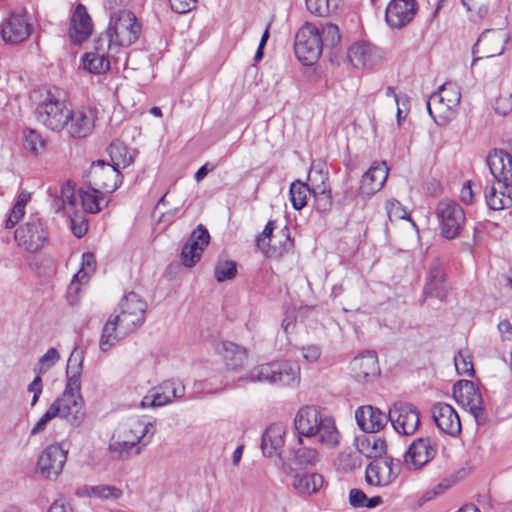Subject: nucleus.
I'll list each match as a JSON object with an SVG mask.
<instances>
[{"label":"nucleus","instance_id":"nucleus-1","mask_svg":"<svg viewBox=\"0 0 512 512\" xmlns=\"http://www.w3.org/2000/svg\"><path fill=\"white\" fill-rule=\"evenodd\" d=\"M239 381L295 387L300 382V367L289 361L264 363L251 369L244 377L239 378Z\"/></svg>","mask_w":512,"mask_h":512},{"label":"nucleus","instance_id":"nucleus-2","mask_svg":"<svg viewBox=\"0 0 512 512\" xmlns=\"http://www.w3.org/2000/svg\"><path fill=\"white\" fill-rule=\"evenodd\" d=\"M141 26L136 16L128 10H120L112 14L106 39L107 47L111 44L127 47L132 45L139 37Z\"/></svg>","mask_w":512,"mask_h":512},{"label":"nucleus","instance_id":"nucleus-3","mask_svg":"<svg viewBox=\"0 0 512 512\" xmlns=\"http://www.w3.org/2000/svg\"><path fill=\"white\" fill-rule=\"evenodd\" d=\"M461 100L460 88L456 83L446 82L441 85L437 92H434L427 101L429 115L437 121L450 120Z\"/></svg>","mask_w":512,"mask_h":512},{"label":"nucleus","instance_id":"nucleus-4","mask_svg":"<svg viewBox=\"0 0 512 512\" xmlns=\"http://www.w3.org/2000/svg\"><path fill=\"white\" fill-rule=\"evenodd\" d=\"M49 235L46 222L36 214L15 230L14 238L19 247L35 253L48 243Z\"/></svg>","mask_w":512,"mask_h":512},{"label":"nucleus","instance_id":"nucleus-5","mask_svg":"<svg viewBox=\"0 0 512 512\" xmlns=\"http://www.w3.org/2000/svg\"><path fill=\"white\" fill-rule=\"evenodd\" d=\"M295 55L304 65L314 64L322 54L320 30L306 22L296 33L294 44Z\"/></svg>","mask_w":512,"mask_h":512},{"label":"nucleus","instance_id":"nucleus-6","mask_svg":"<svg viewBox=\"0 0 512 512\" xmlns=\"http://www.w3.org/2000/svg\"><path fill=\"white\" fill-rule=\"evenodd\" d=\"M69 110L58 93L49 91L44 101L37 106L35 114L37 120L45 127L52 131H60L67 122Z\"/></svg>","mask_w":512,"mask_h":512},{"label":"nucleus","instance_id":"nucleus-7","mask_svg":"<svg viewBox=\"0 0 512 512\" xmlns=\"http://www.w3.org/2000/svg\"><path fill=\"white\" fill-rule=\"evenodd\" d=\"M441 235L446 239L457 237L464 227L466 216L462 207L453 200L443 199L436 207Z\"/></svg>","mask_w":512,"mask_h":512},{"label":"nucleus","instance_id":"nucleus-8","mask_svg":"<svg viewBox=\"0 0 512 512\" xmlns=\"http://www.w3.org/2000/svg\"><path fill=\"white\" fill-rule=\"evenodd\" d=\"M120 323L126 331H136L145 320L147 303L135 292L125 295L118 305Z\"/></svg>","mask_w":512,"mask_h":512},{"label":"nucleus","instance_id":"nucleus-9","mask_svg":"<svg viewBox=\"0 0 512 512\" xmlns=\"http://www.w3.org/2000/svg\"><path fill=\"white\" fill-rule=\"evenodd\" d=\"M89 187L94 191L111 193L115 191L122 182L119 170L104 161L94 162L87 174Z\"/></svg>","mask_w":512,"mask_h":512},{"label":"nucleus","instance_id":"nucleus-10","mask_svg":"<svg viewBox=\"0 0 512 512\" xmlns=\"http://www.w3.org/2000/svg\"><path fill=\"white\" fill-rule=\"evenodd\" d=\"M389 420L398 434L413 435L420 425V412L411 403L396 402L389 409Z\"/></svg>","mask_w":512,"mask_h":512},{"label":"nucleus","instance_id":"nucleus-11","mask_svg":"<svg viewBox=\"0 0 512 512\" xmlns=\"http://www.w3.org/2000/svg\"><path fill=\"white\" fill-rule=\"evenodd\" d=\"M400 468V461L392 457L376 459L366 467L365 480L372 486H388L397 478Z\"/></svg>","mask_w":512,"mask_h":512},{"label":"nucleus","instance_id":"nucleus-12","mask_svg":"<svg viewBox=\"0 0 512 512\" xmlns=\"http://www.w3.org/2000/svg\"><path fill=\"white\" fill-rule=\"evenodd\" d=\"M453 397L457 403L470 411L478 423L485 420L482 395L472 381H457L453 385Z\"/></svg>","mask_w":512,"mask_h":512},{"label":"nucleus","instance_id":"nucleus-13","mask_svg":"<svg viewBox=\"0 0 512 512\" xmlns=\"http://www.w3.org/2000/svg\"><path fill=\"white\" fill-rule=\"evenodd\" d=\"M33 27L25 11L12 12L1 24L0 34L6 44L15 45L26 40Z\"/></svg>","mask_w":512,"mask_h":512},{"label":"nucleus","instance_id":"nucleus-14","mask_svg":"<svg viewBox=\"0 0 512 512\" xmlns=\"http://www.w3.org/2000/svg\"><path fill=\"white\" fill-rule=\"evenodd\" d=\"M67 459V450L61 444L47 446L38 459V469L42 476L55 480L62 472Z\"/></svg>","mask_w":512,"mask_h":512},{"label":"nucleus","instance_id":"nucleus-15","mask_svg":"<svg viewBox=\"0 0 512 512\" xmlns=\"http://www.w3.org/2000/svg\"><path fill=\"white\" fill-rule=\"evenodd\" d=\"M435 442L429 437H420L414 440L404 455V462L410 470L422 468L436 455Z\"/></svg>","mask_w":512,"mask_h":512},{"label":"nucleus","instance_id":"nucleus-16","mask_svg":"<svg viewBox=\"0 0 512 512\" xmlns=\"http://www.w3.org/2000/svg\"><path fill=\"white\" fill-rule=\"evenodd\" d=\"M417 10L416 0H391L385 11L386 23L393 29H401L414 19Z\"/></svg>","mask_w":512,"mask_h":512},{"label":"nucleus","instance_id":"nucleus-17","mask_svg":"<svg viewBox=\"0 0 512 512\" xmlns=\"http://www.w3.org/2000/svg\"><path fill=\"white\" fill-rule=\"evenodd\" d=\"M210 235L208 230L199 224L191 233L182 248L181 259L186 267H193L200 260L204 249L208 246Z\"/></svg>","mask_w":512,"mask_h":512},{"label":"nucleus","instance_id":"nucleus-18","mask_svg":"<svg viewBox=\"0 0 512 512\" xmlns=\"http://www.w3.org/2000/svg\"><path fill=\"white\" fill-rule=\"evenodd\" d=\"M384 52L375 45L366 42H356L348 50V59L355 68H370L379 64Z\"/></svg>","mask_w":512,"mask_h":512},{"label":"nucleus","instance_id":"nucleus-19","mask_svg":"<svg viewBox=\"0 0 512 512\" xmlns=\"http://www.w3.org/2000/svg\"><path fill=\"white\" fill-rule=\"evenodd\" d=\"M327 412L325 409L316 405L302 406L296 413L293 421L294 429L297 433V442L302 444V439L308 438L312 434V429L323 418Z\"/></svg>","mask_w":512,"mask_h":512},{"label":"nucleus","instance_id":"nucleus-20","mask_svg":"<svg viewBox=\"0 0 512 512\" xmlns=\"http://www.w3.org/2000/svg\"><path fill=\"white\" fill-rule=\"evenodd\" d=\"M487 165L496 184L512 188V155L503 150H495L487 157Z\"/></svg>","mask_w":512,"mask_h":512},{"label":"nucleus","instance_id":"nucleus-21","mask_svg":"<svg viewBox=\"0 0 512 512\" xmlns=\"http://www.w3.org/2000/svg\"><path fill=\"white\" fill-rule=\"evenodd\" d=\"M56 407V416L66 419L73 427H79L85 419V410L81 396L61 395L52 404Z\"/></svg>","mask_w":512,"mask_h":512},{"label":"nucleus","instance_id":"nucleus-22","mask_svg":"<svg viewBox=\"0 0 512 512\" xmlns=\"http://www.w3.org/2000/svg\"><path fill=\"white\" fill-rule=\"evenodd\" d=\"M351 376L360 383L369 382L380 374L378 358L375 352H365L350 362Z\"/></svg>","mask_w":512,"mask_h":512},{"label":"nucleus","instance_id":"nucleus-23","mask_svg":"<svg viewBox=\"0 0 512 512\" xmlns=\"http://www.w3.org/2000/svg\"><path fill=\"white\" fill-rule=\"evenodd\" d=\"M433 420L443 433L456 436L461 431L459 415L454 408L443 402L435 403L431 408Z\"/></svg>","mask_w":512,"mask_h":512},{"label":"nucleus","instance_id":"nucleus-24","mask_svg":"<svg viewBox=\"0 0 512 512\" xmlns=\"http://www.w3.org/2000/svg\"><path fill=\"white\" fill-rule=\"evenodd\" d=\"M95 113L89 108H82L75 111L69 110V117L64 128L72 138H84L88 136L93 128Z\"/></svg>","mask_w":512,"mask_h":512},{"label":"nucleus","instance_id":"nucleus-25","mask_svg":"<svg viewBox=\"0 0 512 512\" xmlns=\"http://www.w3.org/2000/svg\"><path fill=\"white\" fill-rule=\"evenodd\" d=\"M92 19L87 8L79 3L72 14L69 35L74 44H81L92 34Z\"/></svg>","mask_w":512,"mask_h":512},{"label":"nucleus","instance_id":"nucleus-26","mask_svg":"<svg viewBox=\"0 0 512 512\" xmlns=\"http://www.w3.org/2000/svg\"><path fill=\"white\" fill-rule=\"evenodd\" d=\"M447 292L448 287L445 281L443 263L439 259H435L429 266L424 293L426 296L444 300Z\"/></svg>","mask_w":512,"mask_h":512},{"label":"nucleus","instance_id":"nucleus-27","mask_svg":"<svg viewBox=\"0 0 512 512\" xmlns=\"http://www.w3.org/2000/svg\"><path fill=\"white\" fill-rule=\"evenodd\" d=\"M307 439H314L320 445L334 448L339 444L340 434L336 428L334 418L328 413L319 418V422L312 429V434Z\"/></svg>","mask_w":512,"mask_h":512},{"label":"nucleus","instance_id":"nucleus-28","mask_svg":"<svg viewBox=\"0 0 512 512\" xmlns=\"http://www.w3.org/2000/svg\"><path fill=\"white\" fill-rule=\"evenodd\" d=\"M358 426L366 433L374 434L381 430L389 417L373 406L359 407L355 412Z\"/></svg>","mask_w":512,"mask_h":512},{"label":"nucleus","instance_id":"nucleus-29","mask_svg":"<svg viewBox=\"0 0 512 512\" xmlns=\"http://www.w3.org/2000/svg\"><path fill=\"white\" fill-rule=\"evenodd\" d=\"M387 177L388 167L385 163L370 167L362 176L359 194L362 197H371L383 187Z\"/></svg>","mask_w":512,"mask_h":512},{"label":"nucleus","instance_id":"nucleus-30","mask_svg":"<svg viewBox=\"0 0 512 512\" xmlns=\"http://www.w3.org/2000/svg\"><path fill=\"white\" fill-rule=\"evenodd\" d=\"M106 39L96 41L95 51L87 52L82 57L83 68L93 74H102L110 69V61L105 55Z\"/></svg>","mask_w":512,"mask_h":512},{"label":"nucleus","instance_id":"nucleus-31","mask_svg":"<svg viewBox=\"0 0 512 512\" xmlns=\"http://www.w3.org/2000/svg\"><path fill=\"white\" fill-rule=\"evenodd\" d=\"M509 36L503 29H488L483 32L476 46H482L486 57L501 55L504 51V44L508 41Z\"/></svg>","mask_w":512,"mask_h":512},{"label":"nucleus","instance_id":"nucleus-32","mask_svg":"<svg viewBox=\"0 0 512 512\" xmlns=\"http://www.w3.org/2000/svg\"><path fill=\"white\" fill-rule=\"evenodd\" d=\"M133 333L126 331L120 323V318L115 314L111 315L103 326L99 347L103 352L108 351L121 338Z\"/></svg>","mask_w":512,"mask_h":512},{"label":"nucleus","instance_id":"nucleus-33","mask_svg":"<svg viewBox=\"0 0 512 512\" xmlns=\"http://www.w3.org/2000/svg\"><path fill=\"white\" fill-rule=\"evenodd\" d=\"M285 427L282 424L274 423L267 427L262 435L261 448L263 454L272 456L279 454L284 446Z\"/></svg>","mask_w":512,"mask_h":512},{"label":"nucleus","instance_id":"nucleus-34","mask_svg":"<svg viewBox=\"0 0 512 512\" xmlns=\"http://www.w3.org/2000/svg\"><path fill=\"white\" fill-rule=\"evenodd\" d=\"M217 350L226 367L231 370L241 368L247 360L246 350L233 342L224 341L218 345Z\"/></svg>","mask_w":512,"mask_h":512},{"label":"nucleus","instance_id":"nucleus-35","mask_svg":"<svg viewBox=\"0 0 512 512\" xmlns=\"http://www.w3.org/2000/svg\"><path fill=\"white\" fill-rule=\"evenodd\" d=\"M485 201L489 209L500 211L512 207V188L491 185L485 189Z\"/></svg>","mask_w":512,"mask_h":512},{"label":"nucleus","instance_id":"nucleus-36","mask_svg":"<svg viewBox=\"0 0 512 512\" xmlns=\"http://www.w3.org/2000/svg\"><path fill=\"white\" fill-rule=\"evenodd\" d=\"M150 442V438L137 445L135 442L129 441L125 438L118 440H111L108 450L112 454L114 459H129L133 456H137L142 452L144 446Z\"/></svg>","mask_w":512,"mask_h":512},{"label":"nucleus","instance_id":"nucleus-37","mask_svg":"<svg viewBox=\"0 0 512 512\" xmlns=\"http://www.w3.org/2000/svg\"><path fill=\"white\" fill-rule=\"evenodd\" d=\"M154 433L155 426L153 423L135 419L128 423L126 428L123 430L121 437L140 445L145 442L147 434L153 435Z\"/></svg>","mask_w":512,"mask_h":512},{"label":"nucleus","instance_id":"nucleus-38","mask_svg":"<svg viewBox=\"0 0 512 512\" xmlns=\"http://www.w3.org/2000/svg\"><path fill=\"white\" fill-rule=\"evenodd\" d=\"M291 485L297 491V493L303 495H311L316 493L322 487L323 477L318 473L302 475L295 473L293 475Z\"/></svg>","mask_w":512,"mask_h":512},{"label":"nucleus","instance_id":"nucleus-39","mask_svg":"<svg viewBox=\"0 0 512 512\" xmlns=\"http://www.w3.org/2000/svg\"><path fill=\"white\" fill-rule=\"evenodd\" d=\"M78 193L82 206L88 213H97L108 204L102 191H94L89 186L88 189L80 188Z\"/></svg>","mask_w":512,"mask_h":512},{"label":"nucleus","instance_id":"nucleus-40","mask_svg":"<svg viewBox=\"0 0 512 512\" xmlns=\"http://www.w3.org/2000/svg\"><path fill=\"white\" fill-rule=\"evenodd\" d=\"M358 450L367 458H378L386 452V442L383 438L370 434L358 442Z\"/></svg>","mask_w":512,"mask_h":512},{"label":"nucleus","instance_id":"nucleus-41","mask_svg":"<svg viewBox=\"0 0 512 512\" xmlns=\"http://www.w3.org/2000/svg\"><path fill=\"white\" fill-rule=\"evenodd\" d=\"M329 172L326 164L322 161H313L308 173V181L312 191L330 188L328 184Z\"/></svg>","mask_w":512,"mask_h":512},{"label":"nucleus","instance_id":"nucleus-42","mask_svg":"<svg viewBox=\"0 0 512 512\" xmlns=\"http://www.w3.org/2000/svg\"><path fill=\"white\" fill-rule=\"evenodd\" d=\"M294 461L302 467L315 466L320 461V453L313 447L306 446L304 439L302 444L298 443V447L293 449Z\"/></svg>","mask_w":512,"mask_h":512},{"label":"nucleus","instance_id":"nucleus-43","mask_svg":"<svg viewBox=\"0 0 512 512\" xmlns=\"http://www.w3.org/2000/svg\"><path fill=\"white\" fill-rule=\"evenodd\" d=\"M109 155L112 161L111 166L120 171L121 168H126L133 162V157L128 148L121 142H113L109 147Z\"/></svg>","mask_w":512,"mask_h":512},{"label":"nucleus","instance_id":"nucleus-44","mask_svg":"<svg viewBox=\"0 0 512 512\" xmlns=\"http://www.w3.org/2000/svg\"><path fill=\"white\" fill-rule=\"evenodd\" d=\"M293 248V240L290 237V231L287 226L283 227L277 234V239L267 249L266 254L270 257H278L289 252Z\"/></svg>","mask_w":512,"mask_h":512},{"label":"nucleus","instance_id":"nucleus-45","mask_svg":"<svg viewBox=\"0 0 512 512\" xmlns=\"http://www.w3.org/2000/svg\"><path fill=\"white\" fill-rule=\"evenodd\" d=\"M312 194V190L308 184L300 180L294 181L290 185V200L292 206L296 210H301L307 204L308 195Z\"/></svg>","mask_w":512,"mask_h":512},{"label":"nucleus","instance_id":"nucleus-46","mask_svg":"<svg viewBox=\"0 0 512 512\" xmlns=\"http://www.w3.org/2000/svg\"><path fill=\"white\" fill-rule=\"evenodd\" d=\"M31 194L27 191H21L17 197V200L11 209V212L5 222L7 229L13 228L24 216L25 206L30 201Z\"/></svg>","mask_w":512,"mask_h":512},{"label":"nucleus","instance_id":"nucleus-47","mask_svg":"<svg viewBox=\"0 0 512 512\" xmlns=\"http://www.w3.org/2000/svg\"><path fill=\"white\" fill-rule=\"evenodd\" d=\"M83 490L85 495L103 500H117L123 495L121 489L110 485L86 486Z\"/></svg>","mask_w":512,"mask_h":512},{"label":"nucleus","instance_id":"nucleus-48","mask_svg":"<svg viewBox=\"0 0 512 512\" xmlns=\"http://www.w3.org/2000/svg\"><path fill=\"white\" fill-rule=\"evenodd\" d=\"M341 0H306V7L308 11L317 16H327L335 12Z\"/></svg>","mask_w":512,"mask_h":512},{"label":"nucleus","instance_id":"nucleus-49","mask_svg":"<svg viewBox=\"0 0 512 512\" xmlns=\"http://www.w3.org/2000/svg\"><path fill=\"white\" fill-rule=\"evenodd\" d=\"M237 274L236 263L230 260H218L214 267V277L217 282L232 280Z\"/></svg>","mask_w":512,"mask_h":512},{"label":"nucleus","instance_id":"nucleus-50","mask_svg":"<svg viewBox=\"0 0 512 512\" xmlns=\"http://www.w3.org/2000/svg\"><path fill=\"white\" fill-rule=\"evenodd\" d=\"M321 42H323V48L335 47L341 39L339 28L332 23H326L320 30Z\"/></svg>","mask_w":512,"mask_h":512},{"label":"nucleus","instance_id":"nucleus-51","mask_svg":"<svg viewBox=\"0 0 512 512\" xmlns=\"http://www.w3.org/2000/svg\"><path fill=\"white\" fill-rule=\"evenodd\" d=\"M454 365L459 375H474L473 363L467 351L461 350L454 356Z\"/></svg>","mask_w":512,"mask_h":512},{"label":"nucleus","instance_id":"nucleus-52","mask_svg":"<svg viewBox=\"0 0 512 512\" xmlns=\"http://www.w3.org/2000/svg\"><path fill=\"white\" fill-rule=\"evenodd\" d=\"M60 359V355L56 348L52 347L47 350V352L39 359L38 363L34 367V371L36 373L44 374L53 367L58 360Z\"/></svg>","mask_w":512,"mask_h":512},{"label":"nucleus","instance_id":"nucleus-53","mask_svg":"<svg viewBox=\"0 0 512 512\" xmlns=\"http://www.w3.org/2000/svg\"><path fill=\"white\" fill-rule=\"evenodd\" d=\"M315 199V208L319 213H327L332 208L331 188L312 191Z\"/></svg>","mask_w":512,"mask_h":512},{"label":"nucleus","instance_id":"nucleus-54","mask_svg":"<svg viewBox=\"0 0 512 512\" xmlns=\"http://www.w3.org/2000/svg\"><path fill=\"white\" fill-rule=\"evenodd\" d=\"M84 362V351L79 347H75L71 352L66 368V375L73 374H82Z\"/></svg>","mask_w":512,"mask_h":512},{"label":"nucleus","instance_id":"nucleus-55","mask_svg":"<svg viewBox=\"0 0 512 512\" xmlns=\"http://www.w3.org/2000/svg\"><path fill=\"white\" fill-rule=\"evenodd\" d=\"M159 390H161V392H163L164 395L169 398L170 402L173 398L183 397L185 393L184 385L181 382L175 380H168L163 382L159 386Z\"/></svg>","mask_w":512,"mask_h":512},{"label":"nucleus","instance_id":"nucleus-56","mask_svg":"<svg viewBox=\"0 0 512 512\" xmlns=\"http://www.w3.org/2000/svg\"><path fill=\"white\" fill-rule=\"evenodd\" d=\"M274 223L272 220L268 221L261 235L257 237V245L264 253L271 248V245L277 239V235H272Z\"/></svg>","mask_w":512,"mask_h":512},{"label":"nucleus","instance_id":"nucleus-57","mask_svg":"<svg viewBox=\"0 0 512 512\" xmlns=\"http://www.w3.org/2000/svg\"><path fill=\"white\" fill-rule=\"evenodd\" d=\"M386 213L391 222L405 219L408 216L407 211L397 200H388L385 205Z\"/></svg>","mask_w":512,"mask_h":512},{"label":"nucleus","instance_id":"nucleus-58","mask_svg":"<svg viewBox=\"0 0 512 512\" xmlns=\"http://www.w3.org/2000/svg\"><path fill=\"white\" fill-rule=\"evenodd\" d=\"M56 411L58 409L56 407H49L46 412L41 416V418L36 422L34 427L31 429V435H37L46 429L48 422L54 419L56 416Z\"/></svg>","mask_w":512,"mask_h":512},{"label":"nucleus","instance_id":"nucleus-59","mask_svg":"<svg viewBox=\"0 0 512 512\" xmlns=\"http://www.w3.org/2000/svg\"><path fill=\"white\" fill-rule=\"evenodd\" d=\"M67 376V383L65 389L63 391V395L68 396H81L80 388H81V374H73Z\"/></svg>","mask_w":512,"mask_h":512},{"label":"nucleus","instance_id":"nucleus-60","mask_svg":"<svg viewBox=\"0 0 512 512\" xmlns=\"http://www.w3.org/2000/svg\"><path fill=\"white\" fill-rule=\"evenodd\" d=\"M25 146L32 153L38 154L40 152V149H42L44 147V142L37 132L30 130L25 135Z\"/></svg>","mask_w":512,"mask_h":512},{"label":"nucleus","instance_id":"nucleus-61","mask_svg":"<svg viewBox=\"0 0 512 512\" xmlns=\"http://www.w3.org/2000/svg\"><path fill=\"white\" fill-rule=\"evenodd\" d=\"M171 9L179 14H184L196 7L197 0H169Z\"/></svg>","mask_w":512,"mask_h":512},{"label":"nucleus","instance_id":"nucleus-62","mask_svg":"<svg viewBox=\"0 0 512 512\" xmlns=\"http://www.w3.org/2000/svg\"><path fill=\"white\" fill-rule=\"evenodd\" d=\"M80 272L84 274L93 273L96 269V257L91 252H85L82 255V264Z\"/></svg>","mask_w":512,"mask_h":512},{"label":"nucleus","instance_id":"nucleus-63","mask_svg":"<svg viewBox=\"0 0 512 512\" xmlns=\"http://www.w3.org/2000/svg\"><path fill=\"white\" fill-rule=\"evenodd\" d=\"M28 391L33 393L31 406L36 405L43 390L42 379L38 374L33 381L28 385Z\"/></svg>","mask_w":512,"mask_h":512},{"label":"nucleus","instance_id":"nucleus-64","mask_svg":"<svg viewBox=\"0 0 512 512\" xmlns=\"http://www.w3.org/2000/svg\"><path fill=\"white\" fill-rule=\"evenodd\" d=\"M367 500L366 494L360 489H351L349 502L355 508L364 507Z\"/></svg>","mask_w":512,"mask_h":512}]
</instances>
